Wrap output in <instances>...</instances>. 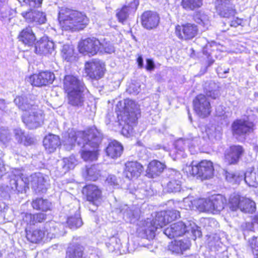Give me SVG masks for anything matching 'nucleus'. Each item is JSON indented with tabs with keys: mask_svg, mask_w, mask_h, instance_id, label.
I'll use <instances>...</instances> for the list:
<instances>
[{
	"mask_svg": "<svg viewBox=\"0 0 258 258\" xmlns=\"http://www.w3.org/2000/svg\"><path fill=\"white\" fill-rule=\"evenodd\" d=\"M58 19L62 30L75 32L83 30L89 23V19L81 12L62 8L58 13Z\"/></svg>",
	"mask_w": 258,
	"mask_h": 258,
	"instance_id": "f257e3e1",
	"label": "nucleus"
},
{
	"mask_svg": "<svg viewBox=\"0 0 258 258\" xmlns=\"http://www.w3.org/2000/svg\"><path fill=\"white\" fill-rule=\"evenodd\" d=\"M63 84L64 89L68 93L69 104L78 108L82 107L87 90L84 83L74 76L68 75L64 77Z\"/></svg>",
	"mask_w": 258,
	"mask_h": 258,
	"instance_id": "f03ea898",
	"label": "nucleus"
},
{
	"mask_svg": "<svg viewBox=\"0 0 258 258\" xmlns=\"http://www.w3.org/2000/svg\"><path fill=\"white\" fill-rule=\"evenodd\" d=\"M89 136H96V138L91 143L93 146H97L100 140V136L97 133V128L95 126H92L85 131L77 132L72 130L64 135L62 144L65 149L69 151L73 149L76 143L80 147L84 146V142L86 140H88Z\"/></svg>",
	"mask_w": 258,
	"mask_h": 258,
	"instance_id": "7ed1b4c3",
	"label": "nucleus"
},
{
	"mask_svg": "<svg viewBox=\"0 0 258 258\" xmlns=\"http://www.w3.org/2000/svg\"><path fill=\"white\" fill-rule=\"evenodd\" d=\"M163 233L168 238H175L182 236L186 233L191 232L195 239L202 236V232L200 228L194 222L187 221H179L171 224L169 227L165 228L163 231Z\"/></svg>",
	"mask_w": 258,
	"mask_h": 258,
	"instance_id": "20e7f679",
	"label": "nucleus"
},
{
	"mask_svg": "<svg viewBox=\"0 0 258 258\" xmlns=\"http://www.w3.org/2000/svg\"><path fill=\"white\" fill-rule=\"evenodd\" d=\"M225 199L221 195L212 196L210 199H200L197 207L200 212L217 213L224 209Z\"/></svg>",
	"mask_w": 258,
	"mask_h": 258,
	"instance_id": "39448f33",
	"label": "nucleus"
},
{
	"mask_svg": "<svg viewBox=\"0 0 258 258\" xmlns=\"http://www.w3.org/2000/svg\"><path fill=\"white\" fill-rule=\"evenodd\" d=\"M229 204L231 210L239 209L245 213H252L256 209L255 204L253 201L236 193L230 197Z\"/></svg>",
	"mask_w": 258,
	"mask_h": 258,
	"instance_id": "423d86ee",
	"label": "nucleus"
},
{
	"mask_svg": "<svg viewBox=\"0 0 258 258\" xmlns=\"http://www.w3.org/2000/svg\"><path fill=\"white\" fill-rule=\"evenodd\" d=\"M97 133L99 134V136H100V140L97 146H93V145L91 143L92 142V141L94 140V139L96 138V136H94L93 137H91L92 136H89V137L88 138V140H86V141H85L84 146L81 147L82 148L80 151L81 156L84 161H93L97 159V148L100 144L103 138L102 134L98 129Z\"/></svg>",
	"mask_w": 258,
	"mask_h": 258,
	"instance_id": "0eeeda50",
	"label": "nucleus"
},
{
	"mask_svg": "<svg viewBox=\"0 0 258 258\" xmlns=\"http://www.w3.org/2000/svg\"><path fill=\"white\" fill-rule=\"evenodd\" d=\"M28 180V177H24L21 170L15 169L10 176L8 187L11 188L12 192L23 193L26 191Z\"/></svg>",
	"mask_w": 258,
	"mask_h": 258,
	"instance_id": "6e6552de",
	"label": "nucleus"
},
{
	"mask_svg": "<svg viewBox=\"0 0 258 258\" xmlns=\"http://www.w3.org/2000/svg\"><path fill=\"white\" fill-rule=\"evenodd\" d=\"M213 163L211 161L203 160L198 164H194L189 168V171L192 175H198L202 179H207L212 177L214 174Z\"/></svg>",
	"mask_w": 258,
	"mask_h": 258,
	"instance_id": "1a4fd4ad",
	"label": "nucleus"
},
{
	"mask_svg": "<svg viewBox=\"0 0 258 258\" xmlns=\"http://www.w3.org/2000/svg\"><path fill=\"white\" fill-rule=\"evenodd\" d=\"M85 69L87 76L94 80L102 78L105 71L104 63L102 61L96 59L86 62Z\"/></svg>",
	"mask_w": 258,
	"mask_h": 258,
	"instance_id": "9d476101",
	"label": "nucleus"
},
{
	"mask_svg": "<svg viewBox=\"0 0 258 258\" xmlns=\"http://www.w3.org/2000/svg\"><path fill=\"white\" fill-rule=\"evenodd\" d=\"M193 104L195 112L200 117L204 118L210 115L211 106L205 95L200 94L197 96L193 100Z\"/></svg>",
	"mask_w": 258,
	"mask_h": 258,
	"instance_id": "9b49d317",
	"label": "nucleus"
},
{
	"mask_svg": "<svg viewBox=\"0 0 258 258\" xmlns=\"http://www.w3.org/2000/svg\"><path fill=\"white\" fill-rule=\"evenodd\" d=\"M55 77L53 73L49 71H42L38 74H33L27 78V81L32 85L41 87L52 84Z\"/></svg>",
	"mask_w": 258,
	"mask_h": 258,
	"instance_id": "f8f14e48",
	"label": "nucleus"
},
{
	"mask_svg": "<svg viewBox=\"0 0 258 258\" xmlns=\"http://www.w3.org/2000/svg\"><path fill=\"white\" fill-rule=\"evenodd\" d=\"M43 120L42 111L38 108V107L36 109H33L25 113L23 116L24 123L29 129H34L40 126L43 122Z\"/></svg>",
	"mask_w": 258,
	"mask_h": 258,
	"instance_id": "ddd939ff",
	"label": "nucleus"
},
{
	"mask_svg": "<svg viewBox=\"0 0 258 258\" xmlns=\"http://www.w3.org/2000/svg\"><path fill=\"white\" fill-rule=\"evenodd\" d=\"M34 52L39 55L49 56L55 54V45L52 41L46 36L41 37L35 44Z\"/></svg>",
	"mask_w": 258,
	"mask_h": 258,
	"instance_id": "4468645a",
	"label": "nucleus"
},
{
	"mask_svg": "<svg viewBox=\"0 0 258 258\" xmlns=\"http://www.w3.org/2000/svg\"><path fill=\"white\" fill-rule=\"evenodd\" d=\"M99 45L100 40L95 37H89L80 42L79 49L81 53L85 55H94L99 52Z\"/></svg>",
	"mask_w": 258,
	"mask_h": 258,
	"instance_id": "2eb2a0df",
	"label": "nucleus"
},
{
	"mask_svg": "<svg viewBox=\"0 0 258 258\" xmlns=\"http://www.w3.org/2000/svg\"><path fill=\"white\" fill-rule=\"evenodd\" d=\"M27 186L30 185L36 192H45L46 190L47 176L38 172L31 175L28 177ZM26 188H28L27 186Z\"/></svg>",
	"mask_w": 258,
	"mask_h": 258,
	"instance_id": "dca6fc26",
	"label": "nucleus"
},
{
	"mask_svg": "<svg viewBox=\"0 0 258 258\" xmlns=\"http://www.w3.org/2000/svg\"><path fill=\"white\" fill-rule=\"evenodd\" d=\"M245 153L244 148L239 145L231 146L225 152V161L228 164H236Z\"/></svg>",
	"mask_w": 258,
	"mask_h": 258,
	"instance_id": "f3484780",
	"label": "nucleus"
},
{
	"mask_svg": "<svg viewBox=\"0 0 258 258\" xmlns=\"http://www.w3.org/2000/svg\"><path fill=\"white\" fill-rule=\"evenodd\" d=\"M215 8L221 17L229 18L236 13L234 5L230 0H216Z\"/></svg>",
	"mask_w": 258,
	"mask_h": 258,
	"instance_id": "a211bd4d",
	"label": "nucleus"
},
{
	"mask_svg": "<svg viewBox=\"0 0 258 258\" xmlns=\"http://www.w3.org/2000/svg\"><path fill=\"white\" fill-rule=\"evenodd\" d=\"M253 123L244 119H236L232 124V134L236 138L249 134L252 130Z\"/></svg>",
	"mask_w": 258,
	"mask_h": 258,
	"instance_id": "6ab92c4d",
	"label": "nucleus"
},
{
	"mask_svg": "<svg viewBox=\"0 0 258 258\" xmlns=\"http://www.w3.org/2000/svg\"><path fill=\"white\" fill-rule=\"evenodd\" d=\"M82 192L86 196L87 201L95 206L94 209L90 210L95 211L101 198V190L94 184H88L83 187Z\"/></svg>",
	"mask_w": 258,
	"mask_h": 258,
	"instance_id": "aec40b11",
	"label": "nucleus"
},
{
	"mask_svg": "<svg viewBox=\"0 0 258 258\" xmlns=\"http://www.w3.org/2000/svg\"><path fill=\"white\" fill-rule=\"evenodd\" d=\"M198 28L195 24L187 23L175 27V34L180 39L190 40L194 38L198 33Z\"/></svg>",
	"mask_w": 258,
	"mask_h": 258,
	"instance_id": "412c9836",
	"label": "nucleus"
},
{
	"mask_svg": "<svg viewBox=\"0 0 258 258\" xmlns=\"http://www.w3.org/2000/svg\"><path fill=\"white\" fill-rule=\"evenodd\" d=\"M34 99V96L31 95L17 96L14 102L20 110L27 113L38 107Z\"/></svg>",
	"mask_w": 258,
	"mask_h": 258,
	"instance_id": "4be33fe9",
	"label": "nucleus"
},
{
	"mask_svg": "<svg viewBox=\"0 0 258 258\" xmlns=\"http://www.w3.org/2000/svg\"><path fill=\"white\" fill-rule=\"evenodd\" d=\"M143 169V166L140 163L137 161H127L125 164L123 173L128 179H137L140 176Z\"/></svg>",
	"mask_w": 258,
	"mask_h": 258,
	"instance_id": "5701e85b",
	"label": "nucleus"
},
{
	"mask_svg": "<svg viewBox=\"0 0 258 258\" xmlns=\"http://www.w3.org/2000/svg\"><path fill=\"white\" fill-rule=\"evenodd\" d=\"M141 20L143 27L148 30H151L158 26L160 18L156 12L148 11L142 14Z\"/></svg>",
	"mask_w": 258,
	"mask_h": 258,
	"instance_id": "b1692460",
	"label": "nucleus"
},
{
	"mask_svg": "<svg viewBox=\"0 0 258 258\" xmlns=\"http://www.w3.org/2000/svg\"><path fill=\"white\" fill-rule=\"evenodd\" d=\"M21 15L28 23L42 24L46 21L45 14L38 11L30 10L23 12L21 13Z\"/></svg>",
	"mask_w": 258,
	"mask_h": 258,
	"instance_id": "393cba45",
	"label": "nucleus"
},
{
	"mask_svg": "<svg viewBox=\"0 0 258 258\" xmlns=\"http://www.w3.org/2000/svg\"><path fill=\"white\" fill-rule=\"evenodd\" d=\"M181 174L177 171H172L169 175V181L166 186L167 191L168 192H177L181 189Z\"/></svg>",
	"mask_w": 258,
	"mask_h": 258,
	"instance_id": "a878e982",
	"label": "nucleus"
},
{
	"mask_svg": "<svg viewBox=\"0 0 258 258\" xmlns=\"http://www.w3.org/2000/svg\"><path fill=\"white\" fill-rule=\"evenodd\" d=\"M157 229L158 227L154 225L150 220H148L138 230V235L142 238L148 239L150 241L155 237V232Z\"/></svg>",
	"mask_w": 258,
	"mask_h": 258,
	"instance_id": "bb28decb",
	"label": "nucleus"
},
{
	"mask_svg": "<svg viewBox=\"0 0 258 258\" xmlns=\"http://www.w3.org/2000/svg\"><path fill=\"white\" fill-rule=\"evenodd\" d=\"M190 246V241L187 239L175 240L172 241L168 246V250L172 253L181 254Z\"/></svg>",
	"mask_w": 258,
	"mask_h": 258,
	"instance_id": "cd10ccee",
	"label": "nucleus"
},
{
	"mask_svg": "<svg viewBox=\"0 0 258 258\" xmlns=\"http://www.w3.org/2000/svg\"><path fill=\"white\" fill-rule=\"evenodd\" d=\"M116 212L122 213L127 222L133 223L139 218V210L137 208L130 209L126 205H121L116 208Z\"/></svg>",
	"mask_w": 258,
	"mask_h": 258,
	"instance_id": "c85d7f7f",
	"label": "nucleus"
},
{
	"mask_svg": "<svg viewBox=\"0 0 258 258\" xmlns=\"http://www.w3.org/2000/svg\"><path fill=\"white\" fill-rule=\"evenodd\" d=\"M166 165L157 160L151 161L146 170V175L149 178H156L159 176L163 171Z\"/></svg>",
	"mask_w": 258,
	"mask_h": 258,
	"instance_id": "c756f323",
	"label": "nucleus"
},
{
	"mask_svg": "<svg viewBox=\"0 0 258 258\" xmlns=\"http://www.w3.org/2000/svg\"><path fill=\"white\" fill-rule=\"evenodd\" d=\"M117 107L121 113H123L126 116H133L135 114L136 104L134 101L126 99L123 102L119 101L117 104Z\"/></svg>",
	"mask_w": 258,
	"mask_h": 258,
	"instance_id": "7c9ffc66",
	"label": "nucleus"
},
{
	"mask_svg": "<svg viewBox=\"0 0 258 258\" xmlns=\"http://www.w3.org/2000/svg\"><path fill=\"white\" fill-rule=\"evenodd\" d=\"M43 146L47 152H53L60 145V139L58 136L49 134L43 139Z\"/></svg>",
	"mask_w": 258,
	"mask_h": 258,
	"instance_id": "2f4dec72",
	"label": "nucleus"
},
{
	"mask_svg": "<svg viewBox=\"0 0 258 258\" xmlns=\"http://www.w3.org/2000/svg\"><path fill=\"white\" fill-rule=\"evenodd\" d=\"M123 150L122 145L117 141L113 140L109 143L106 148V153L108 156L114 159L121 156Z\"/></svg>",
	"mask_w": 258,
	"mask_h": 258,
	"instance_id": "473e14b6",
	"label": "nucleus"
},
{
	"mask_svg": "<svg viewBox=\"0 0 258 258\" xmlns=\"http://www.w3.org/2000/svg\"><path fill=\"white\" fill-rule=\"evenodd\" d=\"M19 40L25 45H32L36 40V37L30 27L23 29L18 36Z\"/></svg>",
	"mask_w": 258,
	"mask_h": 258,
	"instance_id": "72a5a7b5",
	"label": "nucleus"
},
{
	"mask_svg": "<svg viewBox=\"0 0 258 258\" xmlns=\"http://www.w3.org/2000/svg\"><path fill=\"white\" fill-rule=\"evenodd\" d=\"M84 247L78 243H73L68 247L67 255L68 258H85Z\"/></svg>",
	"mask_w": 258,
	"mask_h": 258,
	"instance_id": "f704fd0d",
	"label": "nucleus"
},
{
	"mask_svg": "<svg viewBox=\"0 0 258 258\" xmlns=\"http://www.w3.org/2000/svg\"><path fill=\"white\" fill-rule=\"evenodd\" d=\"M244 181L249 186H258V166L253 170H247L244 174Z\"/></svg>",
	"mask_w": 258,
	"mask_h": 258,
	"instance_id": "c9c22d12",
	"label": "nucleus"
},
{
	"mask_svg": "<svg viewBox=\"0 0 258 258\" xmlns=\"http://www.w3.org/2000/svg\"><path fill=\"white\" fill-rule=\"evenodd\" d=\"M138 5L139 1L138 0H134V3H131L127 6H124L123 7L116 15L119 21L123 22L125 21L128 16L129 12L131 10H136Z\"/></svg>",
	"mask_w": 258,
	"mask_h": 258,
	"instance_id": "e433bc0d",
	"label": "nucleus"
},
{
	"mask_svg": "<svg viewBox=\"0 0 258 258\" xmlns=\"http://www.w3.org/2000/svg\"><path fill=\"white\" fill-rule=\"evenodd\" d=\"M31 205L34 209L43 212L50 210L52 206L51 203L48 200L42 198H36L33 200Z\"/></svg>",
	"mask_w": 258,
	"mask_h": 258,
	"instance_id": "4c0bfd02",
	"label": "nucleus"
},
{
	"mask_svg": "<svg viewBox=\"0 0 258 258\" xmlns=\"http://www.w3.org/2000/svg\"><path fill=\"white\" fill-rule=\"evenodd\" d=\"M58 230L57 224L54 221L47 222L44 225L43 231L47 239H51L55 237Z\"/></svg>",
	"mask_w": 258,
	"mask_h": 258,
	"instance_id": "58836bf2",
	"label": "nucleus"
},
{
	"mask_svg": "<svg viewBox=\"0 0 258 258\" xmlns=\"http://www.w3.org/2000/svg\"><path fill=\"white\" fill-rule=\"evenodd\" d=\"M207 244L211 251H218L223 245L219 235L217 233L209 235L207 239Z\"/></svg>",
	"mask_w": 258,
	"mask_h": 258,
	"instance_id": "ea45409f",
	"label": "nucleus"
},
{
	"mask_svg": "<svg viewBox=\"0 0 258 258\" xmlns=\"http://www.w3.org/2000/svg\"><path fill=\"white\" fill-rule=\"evenodd\" d=\"M45 236V232L41 229L26 231V238L31 242L37 243L40 241Z\"/></svg>",
	"mask_w": 258,
	"mask_h": 258,
	"instance_id": "a19ab883",
	"label": "nucleus"
},
{
	"mask_svg": "<svg viewBox=\"0 0 258 258\" xmlns=\"http://www.w3.org/2000/svg\"><path fill=\"white\" fill-rule=\"evenodd\" d=\"M205 92L208 97L214 99L220 96L219 86L214 82H210L205 86Z\"/></svg>",
	"mask_w": 258,
	"mask_h": 258,
	"instance_id": "79ce46f5",
	"label": "nucleus"
},
{
	"mask_svg": "<svg viewBox=\"0 0 258 258\" xmlns=\"http://www.w3.org/2000/svg\"><path fill=\"white\" fill-rule=\"evenodd\" d=\"M181 5L187 11H194L202 7L203 0H182Z\"/></svg>",
	"mask_w": 258,
	"mask_h": 258,
	"instance_id": "37998d69",
	"label": "nucleus"
},
{
	"mask_svg": "<svg viewBox=\"0 0 258 258\" xmlns=\"http://www.w3.org/2000/svg\"><path fill=\"white\" fill-rule=\"evenodd\" d=\"M77 164V161L74 156H71L68 158H64L61 163L63 173H66L70 169L75 168Z\"/></svg>",
	"mask_w": 258,
	"mask_h": 258,
	"instance_id": "c03bdc74",
	"label": "nucleus"
},
{
	"mask_svg": "<svg viewBox=\"0 0 258 258\" xmlns=\"http://www.w3.org/2000/svg\"><path fill=\"white\" fill-rule=\"evenodd\" d=\"M166 220L167 217L166 212L165 211H163L158 212L156 214L155 219L151 221L154 225H155L156 227H158V229L162 228L163 226L168 223V221Z\"/></svg>",
	"mask_w": 258,
	"mask_h": 258,
	"instance_id": "a18cd8bd",
	"label": "nucleus"
},
{
	"mask_svg": "<svg viewBox=\"0 0 258 258\" xmlns=\"http://www.w3.org/2000/svg\"><path fill=\"white\" fill-rule=\"evenodd\" d=\"M68 226L72 229H76L83 225L82 220L79 213L75 214L74 216H70L67 220Z\"/></svg>",
	"mask_w": 258,
	"mask_h": 258,
	"instance_id": "49530a36",
	"label": "nucleus"
},
{
	"mask_svg": "<svg viewBox=\"0 0 258 258\" xmlns=\"http://www.w3.org/2000/svg\"><path fill=\"white\" fill-rule=\"evenodd\" d=\"M99 51L101 53H111L114 52V47L112 44L106 39L100 41L99 46Z\"/></svg>",
	"mask_w": 258,
	"mask_h": 258,
	"instance_id": "de8ad7c7",
	"label": "nucleus"
},
{
	"mask_svg": "<svg viewBox=\"0 0 258 258\" xmlns=\"http://www.w3.org/2000/svg\"><path fill=\"white\" fill-rule=\"evenodd\" d=\"M190 141V140H186V139H180L177 140L174 144L175 152L179 155L184 152L186 147H187V144H189Z\"/></svg>",
	"mask_w": 258,
	"mask_h": 258,
	"instance_id": "09e8293b",
	"label": "nucleus"
},
{
	"mask_svg": "<svg viewBox=\"0 0 258 258\" xmlns=\"http://www.w3.org/2000/svg\"><path fill=\"white\" fill-rule=\"evenodd\" d=\"M86 179L88 180L95 181L100 175V171L97 170L95 165H92L86 169Z\"/></svg>",
	"mask_w": 258,
	"mask_h": 258,
	"instance_id": "8fccbe9b",
	"label": "nucleus"
},
{
	"mask_svg": "<svg viewBox=\"0 0 258 258\" xmlns=\"http://www.w3.org/2000/svg\"><path fill=\"white\" fill-rule=\"evenodd\" d=\"M11 140L10 131L4 127H0V143L7 145Z\"/></svg>",
	"mask_w": 258,
	"mask_h": 258,
	"instance_id": "3c124183",
	"label": "nucleus"
},
{
	"mask_svg": "<svg viewBox=\"0 0 258 258\" xmlns=\"http://www.w3.org/2000/svg\"><path fill=\"white\" fill-rule=\"evenodd\" d=\"M206 134L209 139L218 140L221 139L222 134L219 130H216L215 127L208 128L206 130Z\"/></svg>",
	"mask_w": 258,
	"mask_h": 258,
	"instance_id": "603ef678",
	"label": "nucleus"
},
{
	"mask_svg": "<svg viewBox=\"0 0 258 258\" xmlns=\"http://www.w3.org/2000/svg\"><path fill=\"white\" fill-rule=\"evenodd\" d=\"M74 54V50L71 46L63 45L61 49V55L63 58L69 61Z\"/></svg>",
	"mask_w": 258,
	"mask_h": 258,
	"instance_id": "864d4df0",
	"label": "nucleus"
},
{
	"mask_svg": "<svg viewBox=\"0 0 258 258\" xmlns=\"http://www.w3.org/2000/svg\"><path fill=\"white\" fill-rule=\"evenodd\" d=\"M226 179L230 182L237 183L239 182L242 178L243 175H240L239 174L234 172H226Z\"/></svg>",
	"mask_w": 258,
	"mask_h": 258,
	"instance_id": "5fc2aeb1",
	"label": "nucleus"
},
{
	"mask_svg": "<svg viewBox=\"0 0 258 258\" xmlns=\"http://www.w3.org/2000/svg\"><path fill=\"white\" fill-rule=\"evenodd\" d=\"M254 113H258V107H249L247 108L246 111V116L247 118V121L252 122L256 120L257 117L254 114Z\"/></svg>",
	"mask_w": 258,
	"mask_h": 258,
	"instance_id": "6e6d98bb",
	"label": "nucleus"
},
{
	"mask_svg": "<svg viewBox=\"0 0 258 258\" xmlns=\"http://www.w3.org/2000/svg\"><path fill=\"white\" fill-rule=\"evenodd\" d=\"M110 251H114L119 248L120 240L117 237L113 236L110 238L108 242L106 243Z\"/></svg>",
	"mask_w": 258,
	"mask_h": 258,
	"instance_id": "4d7b16f0",
	"label": "nucleus"
},
{
	"mask_svg": "<svg viewBox=\"0 0 258 258\" xmlns=\"http://www.w3.org/2000/svg\"><path fill=\"white\" fill-rule=\"evenodd\" d=\"M186 140H190L191 141L190 144L187 145L191 153L194 154L195 151L194 148L198 147L201 143L200 138L199 136H196L195 137L187 138Z\"/></svg>",
	"mask_w": 258,
	"mask_h": 258,
	"instance_id": "13d9d810",
	"label": "nucleus"
},
{
	"mask_svg": "<svg viewBox=\"0 0 258 258\" xmlns=\"http://www.w3.org/2000/svg\"><path fill=\"white\" fill-rule=\"evenodd\" d=\"M194 18L195 21L199 24L203 25L208 24V17L203 13H199L196 14V15L195 16Z\"/></svg>",
	"mask_w": 258,
	"mask_h": 258,
	"instance_id": "bf43d9fd",
	"label": "nucleus"
},
{
	"mask_svg": "<svg viewBox=\"0 0 258 258\" xmlns=\"http://www.w3.org/2000/svg\"><path fill=\"white\" fill-rule=\"evenodd\" d=\"M167 217V221L170 222L180 217L179 212L175 210H169L165 211Z\"/></svg>",
	"mask_w": 258,
	"mask_h": 258,
	"instance_id": "052dcab7",
	"label": "nucleus"
},
{
	"mask_svg": "<svg viewBox=\"0 0 258 258\" xmlns=\"http://www.w3.org/2000/svg\"><path fill=\"white\" fill-rule=\"evenodd\" d=\"M14 134L15 139L19 143L22 144L26 135L25 133L20 128H16L14 130Z\"/></svg>",
	"mask_w": 258,
	"mask_h": 258,
	"instance_id": "680f3d73",
	"label": "nucleus"
},
{
	"mask_svg": "<svg viewBox=\"0 0 258 258\" xmlns=\"http://www.w3.org/2000/svg\"><path fill=\"white\" fill-rule=\"evenodd\" d=\"M253 222H245L243 223L240 226L241 230L243 232L245 236V233L248 231H252L253 229Z\"/></svg>",
	"mask_w": 258,
	"mask_h": 258,
	"instance_id": "e2e57ef3",
	"label": "nucleus"
},
{
	"mask_svg": "<svg viewBox=\"0 0 258 258\" xmlns=\"http://www.w3.org/2000/svg\"><path fill=\"white\" fill-rule=\"evenodd\" d=\"M43 0H24V2L30 8H39L42 5Z\"/></svg>",
	"mask_w": 258,
	"mask_h": 258,
	"instance_id": "0e129e2a",
	"label": "nucleus"
},
{
	"mask_svg": "<svg viewBox=\"0 0 258 258\" xmlns=\"http://www.w3.org/2000/svg\"><path fill=\"white\" fill-rule=\"evenodd\" d=\"M46 218V214L44 213H37L33 214L34 225L37 223H41L43 222Z\"/></svg>",
	"mask_w": 258,
	"mask_h": 258,
	"instance_id": "69168bd1",
	"label": "nucleus"
},
{
	"mask_svg": "<svg viewBox=\"0 0 258 258\" xmlns=\"http://www.w3.org/2000/svg\"><path fill=\"white\" fill-rule=\"evenodd\" d=\"M249 243L251 248L253 249V253H256V250H258V237L253 236L251 239L249 240Z\"/></svg>",
	"mask_w": 258,
	"mask_h": 258,
	"instance_id": "338daca9",
	"label": "nucleus"
},
{
	"mask_svg": "<svg viewBox=\"0 0 258 258\" xmlns=\"http://www.w3.org/2000/svg\"><path fill=\"white\" fill-rule=\"evenodd\" d=\"M106 181L111 185L118 186V180L117 179L116 176L113 175H110L106 179Z\"/></svg>",
	"mask_w": 258,
	"mask_h": 258,
	"instance_id": "774afa93",
	"label": "nucleus"
}]
</instances>
